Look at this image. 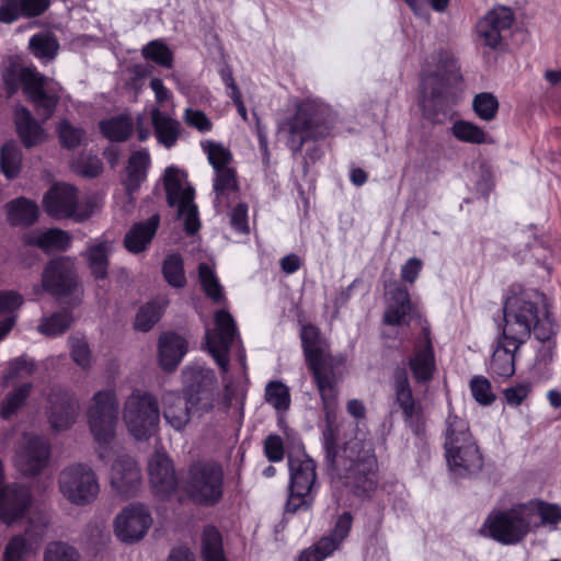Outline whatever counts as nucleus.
Returning a JSON list of instances; mask_svg holds the SVG:
<instances>
[{"label": "nucleus", "mask_w": 561, "mask_h": 561, "mask_svg": "<svg viewBox=\"0 0 561 561\" xmlns=\"http://www.w3.org/2000/svg\"><path fill=\"white\" fill-rule=\"evenodd\" d=\"M325 467L333 481L351 488L356 495H368L376 486L377 460L370 443L352 437L342 445L333 432H323Z\"/></svg>", "instance_id": "1"}, {"label": "nucleus", "mask_w": 561, "mask_h": 561, "mask_svg": "<svg viewBox=\"0 0 561 561\" xmlns=\"http://www.w3.org/2000/svg\"><path fill=\"white\" fill-rule=\"evenodd\" d=\"M561 522V507L540 500L519 503L511 508L492 511L484 527L488 535L502 545H516L539 527L556 529Z\"/></svg>", "instance_id": "2"}, {"label": "nucleus", "mask_w": 561, "mask_h": 561, "mask_svg": "<svg viewBox=\"0 0 561 561\" xmlns=\"http://www.w3.org/2000/svg\"><path fill=\"white\" fill-rule=\"evenodd\" d=\"M504 337L525 342L533 331L540 342L556 334L557 324L551 318L543 294L522 291L508 297L504 304Z\"/></svg>", "instance_id": "3"}, {"label": "nucleus", "mask_w": 561, "mask_h": 561, "mask_svg": "<svg viewBox=\"0 0 561 561\" xmlns=\"http://www.w3.org/2000/svg\"><path fill=\"white\" fill-rule=\"evenodd\" d=\"M193 381L184 390V396L165 392L162 396V415L165 423L176 432L186 428L194 419L211 412L216 398L215 375L210 371H193Z\"/></svg>", "instance_id": "4"}, {"label": "nucleus", "mask_w": 561, "mask_h": 561, "mask_svg": "<svg viewBox=\"0 0 561 561\" xmlns=\"http://www.w3.org/2000/svg\"><path fill=\"white\" fill-rule=\"evenodd\" d=\"M336 121L335 112L325 103L316 100L301 102L288 126V147L294 153L301 151L308 140L327 137Z\"/></svg>", "instance_id": "5"}, {"label": "nucleus", "mask_w": 561, "mask_h": 561, "mask_svg": "<svg viewBox=\"0 0 561 561\" xmlns=\"http://www.w3.org/2000/svg\"><path fill=\"white\" fill-rule=\"evenodd\" d=\"M300 340L307 365L312 371L318 390L325 405L335 400L339 378L334 371L328 344L313 324H302Z\"/></svg>", "instance_id": "6"}, {"label": "nucleus", "mask_w": 561, "mask_h": 561, "mask_svg": "<svg viewBox=\"0 0 561 561\" xmlns=\"http://www.w3.org/2000/svg\"><path fill=\"white\" fill-rule=\"evenodd\" d=\"M123 422L137 440H148L157 434L160 424L158 399L150 392L134 390L124 401Z\"/></svg>", "instance_id": "7"}, {"label": "nucleus", "mask_w": 561, "mask_h": 561, "mask_svg": "<svg viewBox=\"0 0 561 561\" xmlns=\"http://www.w3.org/2000/svg\"><path fill=\"white\" fill-rule=\"evenodd\" d=\"M58 489L70 504L83 507L96 501L101 486L96 472L89 465L76 462L59 472Z\"/></svg>", "instance_id": "8"}, {"label": "nucleus", "mask_w": 561, "mask_h": 561, "mask_svg": "<svg viewBox=\"0 0 561 561\" xmlns=\"http://www.w3.org/2000/svg\"><path fill=\"white\" fill-rule=\"evenodd\" d=\"M167 199L171 207L178 208V216L183 220L184 229L193 234L199 229L197 206L194 203V188L187 183L186 175L174 167L164 172Z\"/></svg>", "instance_id": "9"}, {"label": "nucleus", "mask_w": 561, "mask_h": 561, "mask_svg": "<svg viewBox=\"0 0 561 561\" xmlns=\"http://www.w3.org/2000/svg\"><path fill=\"white\" fill-rule=\"evenodd\" d=\"M290 472L289 496L286 511L296 513L308 510L312 503V492L317 482L316 462L305 453L288 457Z\"/></svg>", "instance_id": "10"}, {"label": "nucleus", "mask_w": 561, "mask_h": 561, "mask_svg": "<svg viewBox=\"0 0 561 561\" xmlns=\"http://www.w3.org/2000/svg\"><path fill=\"white\" fill-rule=\"evenodd\" d=\"M222 481L224 472L219 465L194 463L186 477L187 493L195 502L213 505L221 499Z\"/></svg>", "instance_id": "11"}, {"label": "nucleus", "mask_w": 561, "mask_h": 561, "mask_svg": "<svg viewBox=\"0 0 561 561\" xmlns=\"http://www.w3.org/2000/svg\"><path fill=\"white\" fill-rule=\"evenodd\" d=\"M43 288L58 298L72 297L73 304L80 302L82 291L79 287L75 260L60 256L50 260L42 273Z\"/></svg>", "instance_id": "12"}, {"label": "nucleus", "mask_w": 561, "mask_h": 561, "mask_svg": "<svg viewBox=\"0 0 561 561\" xmlns=\"http://www.w3.org/2000/svg\"><path fill=\"white\" fill-rule=\"evenodd\" d=\"M394 404L412 433L421 436L425 432V415L421 400L413 396L405 366H398L392 375Z\"/></svg>", "instance_id": "13"}, {"label": "nucleus", "mask_w": 561, "mask_h": 561, "mask_svg": "<svg viewBox=\"0 0 561 561\" xmlns=\"http://www.w3.org/2000/svg\"><path fill=\"white\" fill-rule=\"evenodd\" d=\"M20 81L37 114L48 119L54 114L60 98L58 84L28 67L21 69Z\"/></svg>", "instance_id": "14"}, {"label": "nucleus", "mask_w": 561, "mask_h": 561, "mask_svg": "<svg viewBox=\"0 0 561 561\" xmlns=\"http://www.w3.org/2000/svg\"><path fill=\"white\" fill-rule=\"evenodd\" d=\"M43 204L45 211L56 219L71 218L82 222L93 214V205L80 204L77 190L69 184L54 185L44 195Z\"/></svg>", "instance_id": "15"}, {"label": "nucleus", "mask_w": 561, "mask_h": 561, "mask_svg": "<svg viewBox=\"0 0 561 561\" xmlns=\"http://www.w3.org/2000/svg\"><path fill=\"white\" fill-rule=\"evenodd\" d=\"M215 328L206 330L205 344L224 374L229 370V350L239 339L236 322L226 310L216 311L214 316Z\"/></svg>", "instance_id": "16"}, {"label": "nucleus", "mask_w": 561, "mask_h": 561, "mask_svg": "<svg viewBox=\"0 0 561 561\" xmlns=\"http://www.w3.org/2000/svg\"><path fill=\"white\" fill-rule=\"evenodd\" d=\"M149 508L138 502L126 505L114 518L113 531L123 543L133 545L141 541L152 526Z\"/></svg>", "instance_id": "17"}, {"label": "nucleus", "mask_w": 561, "mask_h": 561, "mask_svg": "<svg viewBox=\"0 0 561 561\" xmlns=\"http://www.w3.org/2000/svg\"><path fill=\"white\" fill-rule=\"evenodd\" d=\"M459 78L456 71L444 68L426 75L421 83V104L425 111L445 113L449 110L451 95L449 88Z\"/></svg>", "instance_id": "18"}, {"label": "nucleus", "mask_w": 561, "mask_h": 561, "mask_svg": "<svg viewBox=\"0 0 561 561\" xmlns=\"http://www.w3.org/2000/svg\"><path fill=\"white\" fill-rule=\"evenodd\" d=\"M204 149L216 174L214 179L215 203L222 204L238 191L236 171L230 167L232 154L226 147L216 142H208Z\"/></svg>", "instance_id": "19"}, {"label": "nucleus", "mask_w": 561, "mask_h": 561, "mask_svg": "<svg viewBox=\"0 0 561 561\" xmlns=\"http://www.w3.org/2000/svg\"><path fill=\"white\" fill-rule=\"evenodd\" d=\"M515 21L514 12L507 7H495L477 24L479 42L491 49H502Z\"/></svg>", "instance_id": "20"}, {"label": "nucleus", "mask_w": 561, "mask_h": 561, "mask_svg": "<svg viewBox=\"0 0 561 561\" xmlns=\"http://www.w3.org/2000/svg\"><path fill=\"white\" fill-rule=\"evenodd\" d=\"M50 455L47 442L36 435H24L14 455L15 468L25 477L39 474L47 466Z\"/></svg>", "instance_id": "21"}, {"label": "nucleus", "mask_w": 561, "mask_h": 561, "mask_svg": "<svg viewBox=\"0 0 561 561\" xmlns=\"http://www.w3.org/2000/svg\"><path fill=\"white\" fill-rule=\"evenodd\" d=\"M48 420L55 431H66L75 424L79 402L71 392L54 387L48 396Z\"/></svg>", "instance_id": "22"}, {"label": "nucleus", "mask_w": 561, "mask_h": 561, "mask_svg": "<svg viewBox=\"0 0 561 561\" xmlns=\"http://www.w3.org/2000/svg\"><path fill=\"white\" fill-rule=\"evenodd\" d=\"M31 490L22 484H7L0 492V522L11 526L21 520L32 506Z\"/></svg>", "instance_id": "23"}, {"label": "nucleus", "mask_w": 561, "mask_h": 561, "mask_svg": "<svg viewBox=\"0 0 561 561\" xmlns=\"http://www.w3.org/2000/svg\"><path fill=\"white\" fill-rule=\"evenodd\" d=\"M110 483L121 495L134 496L141 484L140 469L135 459L128 455L118 456L112 465Z\"/></svg>", "instance_id": "24"}, {"label": "nucleus", "mask_w": 561, "mask_h": 561, "mask_svg": "<svg viewBox=\"0 0 561 561\" xmlns=\"http://www.w3.org/2000/svg\"><path fill=\"white\" fill-rule=\"evenodd\" d=\"M450 471L460 478L471 477L483 467V458L476 442L445 450Z\"/></svg>", "instance_id": "25"}, {"label": "nucleus", "mask_w": 561, "mask_h": 561, "mask_svg": "<svg viewBox=\"0 0 561 561\" xmlns=\"http://www.w3.org/2000/svg\"><path fill=\"white\" fill-rule=\"evenodd\" d=\"M150 483L154 492L161 496L170 495L178 486L171 459L163 453H154L148 463Z\"/></svg>", "instance_id": "26"}, {"label": "nucleus", "mask_w": 561, "mask_h": 561, "mask_svg": "<svg viewBox=\"0 0 561 561\" xmlns=\"http://www.w3.org/2000/svg\"><path fill=\"white\" fill-rule=\"evenodd\" d=\"M524 342L502 337L499 340L489 363L492 377L507 379L515 373V355Z\"/></svg>", "instance_id": "27"}, {"label": "nucleus", "mask_w": 561, "mask_h": 561, "mask_svg": "<svg viewBox=\"0 0 561 561\" xmlns=\"http://www.w3.org/2000/svg\"><path fill=\"white\" fill-rule=\"evenodd\" d=\"M160 224L158 214L146 221L134 224L124 237V247L129 253L139 254L148 250Z\"/></svg>", "instance_id": "28"}, {"label": "nucleus", "mask_w": 561, "mask_h": 561, "mask_svg": "<svg viewBox=\"0 0 561 561\" xmlns=\"http://www.w3.org/2000/svg\"><path fill=\"white\" fill-rule=\"evenodd\" d=\"M118 416L119 415H111L87 419L93 439L98 444L96 450L101 460H105L110 456V445L116 436Z\"/></svg>", "instance_id": "29"}, {"label": "nucleus", "mask_w": 561, "mask_h": 561, "mask_svg": "<svg viewBox=\"0 0 561 561\" xmlns=\"http://www.w3.org/2000/svg\"><path fill=\"white\" fill-rule=\"evenodd\" d=\"M187 352L186 340L173 332L163 333L159 339V364L167 371L174 370Z\"/></svg>", "instance_id": "30"}, {"label": "nucleus", "mask_w": 561, "mask_h": 561, "mask_svg": "<svg viewBox=\"0 0 561 561\" xmlns=\"http://www.w3.org/2000/svg\"><path fill=\"white\" fill-rule=\"evenodd\" d=\"M14 124L16 133L26 148L36 146L46 138L44 129L25 106H16Z\"/></svg>", "instance_id": "31"}, {"label": "nucleus", "mask_w": 561, "mask_h": 561, "mask_svg": "<svg viewBox=\"0 0 561 561\" xmlns=\"http://www.w3.org/2000/svg\"><path fill=\"white\" fill-rule=\"evenodd\" d=\"M113 250L108 240H94L88 243L82 256L85 259L91 274L95 279H105L107 276L108 255Z\"/></svg>", "instance_id": "32"}, {"label": "nucleus", "mask_w": 561, "mask_h": 561, "mask_svg": "<svg viewBox=\"0 0 561 561\" xmlns=\"http://www.w3.org/2000/svg\"><path fill=\"white\" fill-rule=\"evenodd\" d=\"M27 245H35L42 250L49 251H65L71 243V236L61 229L51 228L42 232H31L23 237Z\"/></svg>", "instance_id": "33"}, {"label": "nucleus", "mask_w": 561, "mask_h": 561, "mask_svg": "<svg viewBox=\"0 0 561 561\" xmlns=\"http://www.w3.org/2000/svg\"><path fill=\"white\" fill-rule=\"evenodd\" d=\"M476 442L468 422L460 415L453 412L446 417L444 430V448L445 450L459 447L465 444Z\"/></svg>", "instance_id": "34"}, {"label": "nucleus", "mask_w": 561, "mask_h": 561, "mask_svg": "<svg viewBox=\"0 0 561 561\" xmlns=\"http://www.w3.org/2000/svg\"><path fill=\"white\" fill-rule=\"evenodd\" d=\"M5 208L7 220L11 226H32L37 220L39 214L37 204L25 197L10 201Z\"/></svg>", "instance_id": "35"}, {"label": "nucleus", "mask_w": 561, "mask_h": 561, "mask_svg": "<svg viewBox=\"0 0 561 561\" xmlns=\"http://www.w3.org/2000/svg\"><path fill=\"white\" fill-rule=\"evenodd\" d=\"M150 165V156L147 150H138L130 154L126 167L124 185L129 195L138 190L147 178Z\"/></svg>", "instance_id": "36"}, {"label": "nucleus", "mask_w": 561, "mask_h": 561, "mask_svg": "<svg viewBox=\"0 0 561 561\" xmlns=\"http://www.w3.org/2000/svg\"><path fill=\"white\" fill-rule=\"evenodd\" d=\"M390 294V304L385 312V322L390 325H400L411 312L410 295L407 288L396 286Z\"/></svg>", "instance_id": "37"}, {"label": "nucleus", "mask_w": 561, "mask_h": 561, "mask_svg": "<svg viewBox=\"0 0 561 561\" xmlns=\"http://www.w3.org/2000/svg\"><path fill=\"white\" fill-rule=\"evenodd\" d=\"M73 323V313L65 308L42 317L37 324V331L46 337H56L66 333Z\"/></svg>", "instance_id": "38"}, {"label": "nucleus", "mask_w": 561, "mask_h": 561, "mask_svg": "<svg viewBox=\"0 0 561 561\" xmlns=\"http://www.w3.org/2000/svg\"><path fill=\"white\" fill-rule=\"evenodd\" d=\"M119 415V402L114 389L96 391L90 400L87 419Z\"/></svg>", "instance_id": "39"}, {"label": "nucleus", "mask_w": 561, "mask_h": 561, "mask_svg": "<svg viewBox=\"0 0 561 561\" xmlns=\"http://www.w3.org/2000/svg\"><path fill=\"white\" fill-rule=\"evenodd\" d=\"M151 121L159 142L167 148L174 146L180 136V123L160 112L159 108L152 110Z\"/></svg>", "instance_id": "40"}, {"label": "nucleus", "mask_w": 561, "mask_h": 561, "mask_svg": "<svg viewBox=\"0 0 561 561\" xmlns=\"http://www.w3.org/2000/svg\"><path fill=\"white\" fill-rule=\"evenodd\" d=\"M408 365L417 382H427L432 379L435 370V359L430 341H427L425 347L415 352L409 359Z\"/></svg>", "instance_id": "41"}, {"label": "nucleus", "mask_w": 561, "mask_h": 561, "mask_svg": "<svg viewBox=\"0 0 561 561\" xmlns=\"http://www.w3.org/2000/svg\"><path fill=\"white\" fill-rule=\"evenodd\" d=\"M33 391L32 382H24L9 391L0 403V417L11 420L25 405Z\"/></svg>", "instance_id": "42"}, {"label": "nucleus", "mask_w": 561, "mask_h": 561, "mask_svg": "<svg viewBox=\"0 0 561 561\" xmlns=\"http://www.w3.org/2000/svg\"><path fill=\"white\" fill-rule=\"evenodd\" d=\"M168 300H153L140 307L136 317L134 327L141 332H148L160 320Z\"/></svg>", "instance_id": "43"}, {"label": "nucleus", "mask_w": 561, "mask_h": 561, "mask_svg": "<svg viewBox=\"0 0 561 561\" xmlns=\"http://www.w3.org/2000/svg\"><path fill=\"white\" fill-rule=\"evenodd\" d=\"M22 151L14 141H7L1 147L0 169L9 180L19 175L21 170Z\"/></svg>", "instance_id": "44"}, {"label": "nucleus", "mask_w": 561, "mask_h": 561, "mask_svg": "<svg viewBox=\"0 0 561 561\" xmlns=\"http://www.w3.org/2000/svg\"><path fill=\"white\" fill-rule=\"evenodd\" d=\"M102 134L111 141H125L131 135L133 122L128 116H116L100 123Z\"/></svg>", "instance_id": "45"}, {"label": "nucleus", "mask_w": 561, "mask_h": 561, "mask_svg": "<svg viewBox=\"0 0 561 561\" xmlns=\"http://www.w3.org/2000/svg\"><path fill=\"white\" fill-rule=\"evenodd\" d=\"M202 556L204 561H227L221 535L214 526H208L203 531Z\"/></svg>", "instance_id": "46"}, {"label": "nucleus", "mask_w": 561, "mask_h": 561, "mask_svg": "<svg viewBox=\"0 0 561 561\" xmlns=\"http://www.w3.org/2000/svg\"><path fill=\"white\" fill-rule=\"evenodd\" d=\"M453 135L460 141L470 144H491L493 140L479 126L467 121H458L454 123Z\"/></svg>", "instance_id": "47"}, {"label": "nucleus", "mask_w": 561, "mask_h": 561, "mask_svg": "<svg viewBox=\"0 0 561 561\" xmlns=\"http://www.w3.org/2000/svg\"><path fill=\"white\" fill-rule=\"evenodd\" d=\"M164 279L175 288H182L186 284L183 260L179 254L168 255L162 265Z\"/></svg>", "instance_id": "48"}, {"label": "nucleus", "mask_w": 561, "mask_h": 561, "mask_svg": "<svg viewBox=\"0 0 561 561\" xmlns=\"http://www.w3.org/2000/svg\"><path fill=\"white\" fill-rule=\"evenodd\" d=\"M265 400L278 412L287 411L290 407L288 387L280 381H270L265 388Z\"/></svg>", "instance_id": "49"}, {"label": "nucleus", "mask_w": 561, "mask_h": 561, "mask_svg": "<svg viewBox=\"0 0 561 561\" xmlns=\"http://www.w3.org/2000/svg\"><path fill=\"white\" fill-rule=\"evenodd\" d=\"M198 278L203 290L210 299L216 302L222 299V287L209 264L199 263Z\"/></svg>", "instance_id": "50"}, {"label": "nucleus", "mask_w": 561, "mask_h": 561, "mask_svg": "<svg viewBox=\"0 0 561 561\" xmlns=\"http://www.w3.org/2000/svg\"><path fill=\"white\" fill-rule=\"evenodd\" d=\"M146 59L152 60L158 65L171 68L173 64V55L170 48L161 41L149 42L141 50Z\"/></svg>", "instance_id": "51"}, {"label": "nucleus", "mask_w": 561, "mask_h": 561, "mask_svg": "<svg viewBox=\"0 0 561 561\" xmlns=\"http://www.w3.org/2000/svg\"><path fill=\"white\" fill-rule=\"evenodd\" d=\"M31 546L23 535L13 536L4 547L2 561H26Z\"/></svg>", "instance_id": "52"}, {"label": "nucleus", "mask_w": 561, "mask_h": 561, "mask_svg": "<svg viewBox=\"0 0 561 561\" xmlns=\"http://www.w3.org/2000/svg\"><path fill=\"white\" fill-rule=\"evenodd\" d=\"M30 49L38 58L51 59L55 57L58 43L57 41L47 34H36L30 39Z\"/></svg>", "instance_id": "53"}, {"label": "nucleus", "mask_w": 561, "mask_h": 561, "mask_svg": "<svg viewBox=\"0 0 561 561\" xmlns=\"http://www.w3.org/2000/svg\"><path fill=\"white\" fill-rule=\"evenodd\" d=\"M70 356L82 369L91 367V352L84 337L70 335L68 339Z\"/></svg>", "instance_id": "54"}, {"label": "nucleus", "mask_w": 561, "mask_h": 561, "mask_svg": "<svg viewBox=\"0 0 561 561\" xmlns=\"http://www.w3.org/2000/svg\"><path fill=\"white\" fill-rule=\"evenodd\" d=\"M469 387L474 400L482 405H490L496 399L495 393L492 391L490 380L484 376L472 377Z\"/></svg>", "instance_id": "55"}, {"label": "nucleus", "mask_w": 561, "mask_h": 561, "mask_svg": "<svg viewBox=\"0 0 561 561\" xmlns=\"http://www.w3.org/2000/svg\"><path fill=\"white\" fill-rule=\"evenodd\" d=\"M43 561H81L78 551L65 542H50L44 552Z\"/></svg>", "instance_id": "56"}, {"label": "nucleus", "mask_w": 561, "mask_h": 561, "mask_svg": "<svg viewBox=\"0 0 561 561\" xmlns=\"http://www.w3.org/2000/svg\"><path fill=\"white\" fill-rule=\"evenodd\" d=\"M59 140L64 148L73 149L83 144L85 131L78 126L71 125L67 121H62L58 126Z\"/></svg>", "instance_id": "57"}, {"label": "nucleus", "mask_w": 561, "mask_h": 561, "mask_svg": "<svg viewBox=\"0 0 561 561\" xmlns=\"http://www.w3.org/2000/svg\"><path fill=\"white\" fill-rule=\"evenodd\" d=\"M497 108L499 102L491 93H480L473 99V110L477 115L484 121L493 119L497 113Z\"/></svg>", "instance_id": "58"}, {"label": "nucleus", "mask_w": 561, "mask_h": 561, "mask_svg": "<svg viewBox=\"0 0 561 561\" xmlns=\"http://www.w3.org/2000/svg\"><path fill=\"white\" fill-rule=\"evenodd\" d=\"M71 169L81 176L96 178L102 173L103 164L95 156L80 157L71 162Z\"/></svg>", "instance_id": "59"}, {"label": "nucleus", "mask_w": 561, "mask_h": 561, "mask_svg": "<svg viewBox=\"0 0 561 561\" xmlns=\"http://www.w3.org/2000/svg\"><path fill=\"white\" fill-rule=\"evenodd\" d=\"M50 5V0H19L21 18L31 19L42 15Z\"/></svg>", "instance_id": "60"}, {"label": "nucleus", "mask_w": 561, "mask_h": 561, "mask_svg": "<svg viewBox=\"0 0 561 561\" xmlns=\"http://www.w3.org/2000/svg\"><path fill=\"white\" fill-rule=\"evenodd\" d=\"M20 19L19 0H0V23L12 24Z\"/></svg>", "instance_id": "61"}, {"label": "nucleus", "mask_w": 561, "mask_h": 561, "mask_svg": "<svg viewBox=\"0 0 561 561\" xmlns=\"http://www.w3.org/2000/svg\"><path fill=\"white\" fill-rule=\"evenodd\" d=\"M264 451L270 461L276 462L284 457L283 440L277 435H268L264 442Z\"/></svg>", "instance_id": "62"}, {"label": "nucleus", "mask_w": 561, "mask_h": 561, "mask_svg": "<svg viewBox=\"0 0 561 561\" xmlns=\"http://www.w3.org/2000/svg\"><path fill=\"white\" fill-rule=\"evenodd\" d=\"M184 121L187 125L198 129L199 131H208L211 123L207 116L198 110L187 108L184 114Z\"/></svg>", "instance_id": "63"}, {"label": "nucleus", "mask_w": 561, "mask_h": 561, "mask_svg": "<svg viewBox=\"0 0 561 561\" xmlns=\"http://www.w3.org/2000/svg\"><path fill=\"white\" fill-rule=\"evenodd\" d=\"M530 391L529 382H520L504 390V398L511 405H519Z\"/></svg>", "instance_id": "64"}]
</instances>
